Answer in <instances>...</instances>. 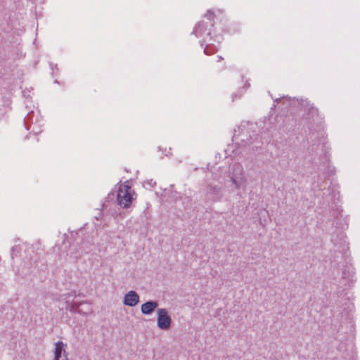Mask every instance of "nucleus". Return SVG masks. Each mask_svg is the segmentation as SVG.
I'll return each instance as SVG.
<instances>
[{
	"label": "nucleus",
	"instance_id": "nucleus-1",
	"mask_svg": "<svg viewBox=\"0 0 360 360\" xmlns=\"http://www.w3.org/2000/svg\"><path fill=\"white\" fill-rule=\"evenodd\" d=\"M257 124L243 121L234 130L233 140L241 146L250 145L257 139Z\"/></svg>",
	"mask_w": 360,
	"mask_h": 360
},
{
	"label": "nucleus",
	"instance_id": "nucleus-2",
	"mask_svg": "<svg viewBox=\"0 0 360 360\" xmlns=\"http://www.w3.org/2000/svg\"><path fill=\"white\" fill-rule=\"evenodd\" d=\"M136 193L128 181L120 185L117 194V204L122 208H128L132 200L135 199Z\"/></svg>",
	"mask_w": 360,
	"mask_h": 360
},
{
	"label": "nucleus",
	"instance_id": "nucleus-3",
	"mask_svg": "<svg viewBox=\"0 0 360 360\" xmlns=\"http://www.w3.org/2000/svg\"><path fill=\"white\" fill-rule=\"evenodd\" d=\"M157 326L162 330H168L172 325V319L166 309L160 308L157 310Z\"/></svg>",
	"mask_w": 360,
	"mask_h": 360
},
{
	"label": "nucleus",
	"instance_id": "nucleus-4",
	"mask_svg": "<svg viewBox=\"0 0 360 360\" xmlns=\"http://www.w3.org/2000/svg\"><path fill=\"white\" fill-rule=\"evenodd\" d=\"M66 304V309L69 310L70 312L77 313L81 315H87L92 312V309L89 307L86 310L80 308L82 305L84 304H90L88 301H82L80 302H77L73 301V300L67 299L65 300Z\"/></svg>",
	"mask_w": 360,
	"mask_h": 360
},
{
	"label": "nucleus",
	"instance_id": "nucleus-5",
	"mask_svg": "<svg viewBox=\"0 0 360 360\" xmlns=\"http://www.w3.org/2000/svg\"><path fill=\"white\" fill-rule=\"evenodd\" d=\"M67 345L62 341L55 343L54 358L53 360H68L66 353Z\"/></svg>",
	"mask_w": 360,
	"mask_h": 360
},
{
	"label": "nucleus",
	"instance_id": "nucleus-6",
	"mask_svg": "<svg viewBox=\"0 0 360 360\" xmlns=\"http://www.w3.org/2000/svg\"><path fill=\"white\" fill-rule=\"evenodd\" d=\"M207 195L212 201H219L223 197V192L221 187L210 184L207 187Z\"/></svg>",
	"mask_w": 360,
	"mask_h": 360
},
{
	"label": "nucleus",
	"instance_id": "nucleus-7",
	"mask_svg": "<svg viewBox=\"0 0 360 360\" xmlns=\"http://www.w3.org/2000/svg\"><path fill=\"white\" fill-rule=\"evenodd\" d=\"M139 302V295L134 290L127 292L124 297L123 304L129 307H134Z\"/></svg>",
	"mask_w": 360,
	"mask_h": 360
},
{
	"label": "nucleus",
	"instance_id": "nucleus-8",
	"mask_svg": "<svg viewBox=\"0 0 360 360\" xmlns=\"http://www.w3.org/2000/svg\"><path fill=\"white\" fill-rule=\"evenodd\" d=\"M158 303L156 301H148L141 306V311L145 315L150 314L157 307Z\"/></svg>",
	"mask_w": 360,
	"mask_h": 360
},
{
	"label": "nucleus",
	"instance_id": "nucleus-9",
	"mask_svg": "<svg viewBox=\"0 0 360 360\" xmlns=\"http://www.w3.org/2000/svg\"><path fill=\"white\" fill-rule=\"evenodd\" d=\"M207 30V25L204 22H199L195 27L193 32L196 37L202 36Z\"/></svg>",
	"mask_w": 360,
	"mask_h": 360
},
{
	"label": "nucleus",
	"instance_id": "nucleus-10",
	"mask_svg": "<svg viewBox=\"0 0 360 360\" xmlns=\"http://www.w3.org/2000/svg\"><path fill=\"white\" fill-rule=\"evenodd\" d=\"M77 295H78L77 294L75 290H72L68 293L63 295V297H64L63 298L64 300H67V299H70V300H73V301H74Z\"/></svg>",
	"mask_w": 360,
	"mask_h": 360
},
{
	"label": "nucleus",
	"instance_id": "nucleus-11",
	"mask_svg": "<svg viewBox=\"0 0 360 360\" xmlns=\"http://www.w3.org/2000/svg\"><path fill=\"white\" fill-rule=\"evenodd\" d=\"M205 16L210 20V21H212L214 20V13L213 12H212L211 11H208Z\"/></svg>",
	"mask_w": 360,
	"mask_h": 360
},
{
	"label": "nucleus",
	"instance_id": "nucleus-12",
	"mask_svg": "<svg viewBox=\"0 0 360 360\" xmlns=\"http://www.w3.org/2000/svg\"><path fill=\"white\" fill-rule=\"evenodd\" d=\"M204 52L206 55H212L214 53V51L210 50L209 46H206V47L204 49Z\"/></svg>",
	"mask_w": 360,
	"mask_h": 360
},
{
	"label": "nucleus",
	"instance_id": "nucleus-13",
	"mask_svg": "<svg viewBox=\"0 0 360 360\" xmlns=\"http://www.w3.org/2000/svg\"><path fill=\"white\" fill-rule=\"evenodd\" d=\"M231 182L235 186L236 189H238L240 188L239 184L234 177H231Z\"/></svg>",
	"mask_w": 360,
	"mask_h": 360
},
{
	"label": "nucleus",
	"instance_id": "nucleus-14",
	"mask_svg": "<svg viewBox=\"0 0 360 360\" xmlns=\"http://www.w3.org/2000/svg\"><path fill=\"white\" fill-rule=\"evenodd\" d=\"M222 60H223V58L221 56H218V60H217L218 62H220Z\"/></svg>",
	"mask_w": 360,
	"mask_h": 360
}]
</instances>
